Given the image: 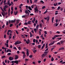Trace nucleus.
Listing matches in <instances>:
<instances>
[{
    "instance_id": "8fccbe9b",
    "label": "nucleus",
    "mask_w": 65,
    "mask_h": 65,
    "mask_svg": "<svg viewBox=\"0 0 65 65\" xmlns=\"http://www.w3.org/2000/svg\"><path fill=\"white\" fill-rule=\"evenodd\" d=\"M2 15H3H3H5V14H4V13H3V12H1Z\"/></svg>"
},
{
    "instance_id": "4468645a",
    "label": "nucleus",
    "mask_w": 65,
    "mask_h": 65,
    "mask_svg": "<svg viewBox=\"0 0 65 65\" xmlns=\"http://www.w3.org/2000/svg\"><path fill=\"white\" fill-rule=\"evenodd\" d=\"M64 48L63 47H62L61 48H59V50H64Z\"/></svg>"
},
{
    "instance_id": "393cba45",
    "label": "nucleus",
    "mask_w": 65,
    "mask_h": 65,
    "mask_svg": "<svg viewBox=\"0 0 65 65\" xmlns=\"http://www.w3.org/2000/svg\"><path fill=\"white\" fill-rule=\"evenodd\" d=\"M6 58V56H2V59L3 58Z\"/></svg>"
},
{
    "instance_id": "72a5a7b5",
    "label": "nucleus",
    "mask_w": 65,
    "mask_h": 65,
    "mask_svg": "<svg viewBox=\"0 0 65 65\" xmlns=\"http://www.w3.org/2000/svg\"><path fill=\"white\" fill-rule=\"evenodd\" d=\"M34 5H32L31 6V7L32 8H34Z\"/></svg>"
},
{
    "instance_id": "052dcab7",
    "label": "nucleus",
    "mask_w": 65,
    "mask_h": 65,
    "mask_svg": "<svg viewBox=\"0 0 65 65\" xmlns=\"http://www.w3.org/2000/svg\"><path fill=\"white\" fill-rule=\"evenodd\" d=\"M37 22H38V21H37V20H36V21L35 22V23H36V24H37Z\"/></svg>"
},
{
    "instance_id": "09e8293b",
    "label": "nucleus",
    "mask_w": 65,
    "mask_h": 65,
    "mask_svg": "<svg viewBox=\"0 0 65 65\" xmlns=\"http://www.w3.org/2000/svg\"><path fill=\"white\" fill-rule=\"evenodd\" d=\"M18 48L19 50H21V47H18Z\"/></svg>"
},
{
    "instance_id": "f8f14e48",
    "label": "nucleus",
    "mask_w": 65,
    "mask_h": 65,
    "mask_svg": "<svg viewBox=\"0 0 65 65\" xmlns=\"http://www.w3.org/2000/svg\"><path fill=\"white\" fill-rule=\"evenodd\" d=\"M18 42H19V41H17L16 42H15L14 45H17V44H19Z\"/></svg>"
},
{
    "instance_id": "13d9d810",
    "label": "nucleus",
    "mask_w": 65,
    "mask_h": 65,
    "mask_svg": "<svg viewBox=\"0 0 65 65\" xmlns=\"http://www.w3.org/2000/svg\"><path fill=\"white\" fill-rule=\"evenodd\" d=\"M48 48H47V49H46L45 50V51H48Z\"/></svg>"
},
{
    "instance_id": "58836bf2",
    "label": "nucleus",
    "mask_w": 65,
    "mask_h": 65,
    "mask_svg": "<svg viewBox=\"0 0 65 65\" xmlns=\"http://www.w3.org/2000/svg\"><path fill=\"white\" fill-rule=\"evenodd\" d=\"M45 7H46L45 6H43L42 8V9H44V8H45Z\"/></svg>"
},
{
    "instance_id": "680f3d73",
    "label": "nucleus",
    "mask_w": 65,
    "mask_h": 65,
    "mask_svg": "<svg viewBox=\"0 0 65 65\" xmlns=\"http://www.w3.org/2000/svg\"><path fill=\"white\" fill-rule=\"evenodd\" d=\"M29 53H26V55H27L28 57L29 56Z\"/></svg>"
},
{
    "instance_id": "3c124183",
    "label": "nucleus",
    "mask_w": 65,
    "mask_h": 65,
    "mask_svg": "<svg viewBox=\"0 0 65 65\" xmlns=\"http://www.w3.org/2000/svg\"><path fill=\"white\" fill-rule=\"evenodd\" d=\"M16 33H17V34L18 35L19 34V32H18V31L17 30H16Z\"/></svg>"
},
{
    "instance_id": "a211bd4d",
    "label": "nucleus",
    "mask_w": 65,
    "mask_h": 65,
    "mask_svg": "<svg viewBox=\"0 0 65 65\" xmlns=\"http://www.w3.org/2000/svg\"><path fill=\"white\" fill-rule=\"evenodd\" d=\"M25 57H26V55H25V54H23V59H24L25 58Z\"/></svg>"
},
{
    "instance_id": "c03bdc74",
    "label": "nucleus",
    "mask_w": 65,
    "mask_h": 65,
    "mask_svg": "<svg viewBox=\"0 0 65 65\" xmlns=\"http://www.w3.org/2000/svg\"><path fill=\"white\" fill-rule=\"evenodd\" d=\"M4 38H6V35H5L4 36Z\"/></svg>"
},
{
    "instance_id": "b1692460",
    "label": "nucleus",
    "mask_w": 65,
    "mask_h": 65,
    "mask_svg": "<svg viewBox=\"0 0 65 65\" xmlns=\"http://www.w3.org/2000/svg\"><path fill=\"white\" fill-rule=\"evenodd\" d=\"M38 48H41V45H39L38 46Z\"/></svg>"
},
{
    "instance_id": "c756f323",
    "label": "nucleus",
    "mask_w": 65,
    "mask_h": 65,
    "mask_svg": "<svg viewBox=\"0 0 65 65\" xmlns=\"http://www.w3.org/2000/svg\"><path fill=\"white\" fill-rule=\"evenodd\" d=\"M9 4H10V1H8L7 5H8Z\"/></svg>"
},
{
    "instance_id": "774afa93",
    "label": "nucleus",
    "mask_w": 65,
    "mask_h": 65,
    "mask_svg": "<svg viewBox=\"0 0 65 65\" xmlns=\"http://www.w3.org/2000/svg\"><path fill=\"white\" fill-rule=\"evenodd\" d=\"M52 9H55V8L54 7H52Z\"/></svg>"
},
{
    "instance_id": "a19ab883",
    "label": "nucleus",
    "mask_w": 65,
    "mask_h": 65,
    "mask_svg": "<svg viewBox=\"0 0 65 65\" xmlns=\"http://www.w3.org/2000/svg\"><path fill=\"white\" fill-rule=\"evenodd\" d=\"M17 24H19V20H17Z\"/></svg>"
},
{
    "instance_id": "f03ea898",
    "label": "nucleus",
    "mask_w": 65,
    "mask_h": 65,
    "mask_svg": "<svg viewBox=\"0 0 65 65\" xmlns=\"http://www.w3.org/2000/svg\"><path fill=\"white\" fill-rule=\"evenodd\" d=\"M9 59L10 61H12V60H13V58L12 57H10L9 58Z\"/></svg>"
},
{
    "instance_id": "a878e982",
    "label": "nucleus",
    "mask_w": 65,
    "mask_h": 65,
    "mask_svg": "<svg viewBox=\"0 0 65 65\" xmlns=\"http://www.w3.org/2000/svg\"><path fill=\"white\" fill-rule=\"evenodd\" d=\"M57 4H58L57 3H56V4H55V3H54V6H56Z\"/></svg>"
},
{
    "instance_id": "37998d69",
    "label": "nucleus",
    "mask_w": 65,
    "mask_h": 65,
    "mask_svg": "<svg viewBox=\"0 0 65 65\" xmlns=\"http://www.w3.org/2000/svg\"><path fill=\"white\" fill-rule=\"evenodd\" d=\"M33 57V55H30L29 56V58H32V57Z\"/></svg>"
},
{
    "instance_id": "412c9836",
    "label": "nucleus",
    "mask_w": 65,
    "mask_h": 65,
    "mask_svg": "<svg viewBox=\"0 0 65 65\" xmlns=\"http://www.w3.org/2000/svg\"><path fill=\"white\" fill-rule=\"evenodd\" d=\"M39 27V24H38L37 26L36 27V29H38V28Z\"/></svg>"
},
{
    "instance_id": "dca6fc26",
    "label": "nucleus",
    "mask_w": 65,
    "mask_h": 65,
    "mask_svg": "<svg viewBox=\"0 0 65 65\" xmlns=\"http://www.w3.org/2000/svg\"><path fill=\"white\" fill-rule=\"evenodd\" d=\"M36 8H35L34 9L36 11H38V10L37 9V7H36Z\"/></svg>"
},
{
    "instance_id": "bb28decb",
    "label": "nucleus",
    "mask_w": 65,
    "mask_h": 65,
    "mask_svg": "<svg viewBox=\"0 0 65 65\" xmlns=\"http://www.w3.org/2000/svg\"><path fill=\"white\" fill-rule=\"evenodd\" d=\"M30 37H32V33L31 32H30Z\"/></svg>"
},
{
    "instance_id": "49530a36",
    "label": "nucleus",
    "mask_w": 65,
    "mask_h": 65,
    "mask_svg": "<svg viewBox=\"0 0 65 65\" xmlns=\"http://www.w3.org/2000/svg\"><path fill=\"white\" fill-rule=\"evenodd\" d=\"M13 25V24H10V27H12V26Z\"/></svg>"
},
{
    "instance_id": "6e6552de",
    "label": "nucleus",
    "mask_w": 65,
    "mask_h": 65,
    "mask_svg": "<svg viewBox=\"0 0 65 65\" xmlns=\"http://www.w3.org/2000/svg\"><path fill=\"white\" fill-rule=\"evenodd\" d=\"M11 23H15V19L14 20H12L11 21Z\"/></svg>"
},
{
    "instance_id": "4be33fe9",
    "label": "nucleus",
    "mask_w": 65,
    "mask_h": 65,
    "mask_svg": "<svg viewBox=\"0 0 65 65\" xmlns=\"http://www.w3.org/2000/svg\"><path fill=\"white\" fill-rule=\"evenodd\" d=\"M39 25L40 27V28H42V24H41V23H40Z\"/></svg>"
},
{
    "instance_id": "79ce46f5",
    "label": "nucleus",
    "mask_w": 65,
    "mask_h": 65,
    "mask_svg": "<svg viewBox=\"0 0 65 65\" xmlns=\"http://www.w3.org/2000/svg\"><path fill=\"white\" fill-rule=\"evenodd\" d=\"M9 24H8V22L7 21L6 22V25H7V26H8V25Z\"/></svg>"
},
{
    "instance_id": "0e129e2a",
    "label": "nucleus",
    "mask_w": 65,
    "mask_h": 65,
    "mask_svg": "<svg viewBox=\"0 0 65 65\" xmlns=\"http://www.w3.org/2000/svg\"><path fill=\"white\" fill-rule=\"evenodd\" d=\"M3 64L4 65H6V64H5V62H3Z\"/></svg>"
},
{
    "instance_id": "7c9ffc66",
    "label": "nucleus",
    "mask_w": 65,
    "mask_h": 65,
    "mask_svg": "<svg viewBox=\"0 0 65 65\" xmlns=\"http://www.w3.org/2000/svg\"><path fill=\"white\" fill-rule=\"evenodd\" d=\"M26 53H29V50L28 49L26 50Z\"/></svg>"
},
{
    "instance_id": "e433bc0d",
    "label": "nucleus",
    "mask_w": 65,
    "mask_h": 65,
    "mask_svg": "<svg viewBox=\"0 0 65 65\" xmlns=\"http://www.w3.org/2000/svg\"><path fill=\"white\" fill-rule=\"evenodd\" d=\"M26 43H27V44H29V43H30V42H28V41L27 40L26 41Z\"/></svg>"
},
{
    "instance_id": "39448f33",
    "label": "nucleus",
    "mask_w": 65,
    "mask_h": 65,
    "mask_svg": "<svg viewBox=\"0 0 65 65\" xmlns=\"http://www.w3.org/2000/svg\"><path fill=\"white\" fill-rule=\"evenodd\" d=\"M55 37H61V36H62V35H56L55 36Z\"/></svg>"
},
{
    "instance_id": "ea45409f",
    "label": "nucleus",
    "mask_w": 65,
    "mask_h": 65,
    "mask_svg": "<svg viewBox=\"0 0 65 65\" xmlns=\"http://www.w3.org/2000/svg\"><path fill=\"white\" fill-rule=\"evenodd\" d=\"M60 7H58V8H57V10H59V9H60Z\"/></svg>"
},
{
    "instance_id": "aec40b11",
    "label": "nucleus",
    "mask_w": 65,
    "mask_h": 65,
    "mask_svg": "<svg viewBox=\"0 0 65 65\" xmlns=\"http://www.w3.org/2000/svg\"><path fill=\"white\" fill-rule=\"evenodd\" d=\"M54 17H53V18H52V23H53V22H54Z\"/></svg>"
},
{
    "instance_id": "5701e85b",
    "label": "nucleus",
    "mask_w": 65,
    "mask_h": 65,
    "mask_svg": "<svg viewBox=\"0 0 65 65\" xmlns=\"http://www.w3.org/2000/svg\"><path fill=\"white\" fill-rule=\"evenodd\" d=\"M8 7V6L6 5V6H5L4 7H5V8H7Z\"/></svg>"
},
{
    "instance_id": "a18cd8bd",
    "label": "nucleus",
    "mask_w": 65,
    "mask_h": 65,
    "mask_svg": "<svg viewBox=\"0 0 65 65\" xmlns=\"http://www.w3.org/2000/svg\"><path fill=\"white\" fill-rule=\"evenodd\" d=\"M27 24L28 23H27V22H25L24 23V25H27Z\"/></svg>"
},
{
    "instance_id": "6e6d98bb",
    "label": "nucleus",
    "mask_w": 65,
    "mask_h": 65,
    "mask_svg": "<svg viewBox=\"0 0 65 65\" xmlns=\"http://www.w3.org/2000/svg\"><path fill=\"white\" fill-rule=\"evenodd\" d=\"M9 42V41L8 40L7 41H6V43L7 44H8V42Z\"/></svg>"
},
{
    "instance_id": "4d7b16f0",
    "label": "nucleus",
    "mask_w": 65,
    "mask_h": 65,
    "mask_svg": "<svg viewBox=\"0 0 65 65\" xmlns=\"http://www.w3.org/2000/svg\"><path fill=\"white\" fill-rule=\"evenodd\" d=\"M39 34L40 35H41V31H39Z\"/></svg>"
},
{
    "instance_id": "9d476101",
    "label": "nucleus",
    "mask_w": 65,
    "mask_h": 65,
    "mask_svg": "<svg viewBox=\"0 0 65 65\" xmlns=\"http://www.w3.org/2000/svg\"><path fill=\"white\" fill-rule=\"evenodd\" d=\"M47 53H48V51L45 52L44 54L46 56V55H47Z\"/></svg>"
},
{
    "instance_id": "de8ad7c7",
    "label": "nucleus",
    "mask_w": 65,
    "mask_h": 65,
    "mask_svg": "<svg viewBox=\"0 0 65 65\" xmlns=\"http://www.w3.org/2000/svg\"><path fill=\"white\" fill-rule=\"evenodd\" d=\"M21 36H22L23 37V38H25V36L24 35H22Z\"/></svg>"
},
{
    "instance_id": "1a4fd4ad",
    "label": "nucleus",
    "mask_w": 65,
    "mask_h": 65,
    "mask_svg": "<svg viewBox=\"0 0 65 65\" xmlns=\"http://www.w3.org/2000/svg\"><path fill=\"white\" fill-rule=\"evenodd\" d=\"M62 39V38L60 37V38H57V40H58L57 41H59V40H61V39Z\"/></svg>"
},
{
    "instance_id": "4c0bfd02",
    "label": "nucleus",
    "mask_w": 65,
    "mask_h": 65,
    "mask_svg": "<svg viewBox=\"0 0 65 65\" xmlns=\"http://www.w3.org/2000/svg\"><path fill=\"white\" fill-rule=\"evenodd\" d=\"M34 31L36 33L37 32V31H36V28H35L34 29Z\"/></svg>"
},
{
    "instance_id": "2f4dec72",
    "label": "nucleus",
    "mask_w": 65,
    "mask_h": 65,
    "mask_svg": "<svg viewBox=\"0 0 65 65\" xmlns=\"http://www.w3.org/2000/svg\"><path fill=\"white\" fill-rule=\"evenodd\" d=\"M5 45H6V47H8V44H5Z\"/></svg>"
},
{
    "instance_id": "0eeeda50",
    "label": "nucleus",
    "mask_w": 65,
    "mask_h": 65,
    "mask_svg": "<svg viewBox=\"0 0 65 65\" xmlns=\"http://www.w3.org/2000/svg\"><path fill=\"white\" fill-rule=\"evenodd\" d=\"M45 55L44 54H43L41 56V57L42 58H44L45 57Z\"/></svg>"
},
{
    "instance_id": "f704fd0d",
    "label": "nucleus",
    "mask_w": 65,
    "mask_h": 65,
    "mask_svg": "<svg viewBox=\"0 0 65 65\" xmlns=\"http://www.w3.org/2000/svg\"><path fill=\"white\" fill-rule=\"evenodd\" d=\"M40 2H41V3H42L43 4H44V2L42 1H41Z\"/></svg>"
},
{
    "instance_id": "9b49d317",
    "label": "nucleus",
    "mask_w": 65,
    "mask_h": 65,
    "mask_svg": "<svg viewBox=\"0 0 65 65\" xmlns=\"http://www.w3.org/2000/svg\"><path fill=\"white\" fill-rule=\"evenodd\" d=\"M50 20V17H47V22L49 21Z\"/></svg>"
},
{
    "instance_id": "69168bd1",
    "label": "nucleus",
    "mask_w": 65,
    "mask_h": 65,
    "mask_svg": "<svg viewBox=\"0 0 65 65\" xmlns=\"http://www.w3.org/2000/svg\"><path fill=\"white\" fill-rule=\"evenodd\" d=\"M34 15V14L33 13H30V15Z\"/></svg>"
},
{
    "instance_id": "ddd939ff",
    "label": "nucleus",
    "mask_w": 65,
    "mask_h": 65,
    "mask_svg": "<svg viewBox=\"0 0 65 65\" xmlns=\"http://www.w3.org/2000/svg\"><path fill=\"white\" fill-rule=\"evenodd\" d=\"M28 8L30 10H32V9L31 8V7L30 6H28Z\"/></svg>"
},
{
    "instance_id": "c85d7f7f",
    "label": "nucleus",
    "mask_w": 65,
    "mask_h": 65,
    "mask_svg": "<svg viewBox=\"0 0 65 65\" xmlns=\"http://www.w3.org/2000/svg\"><path fill=\"white\" fill-rule=\"evenodd\" d=\"M36 52H37V51L36 50H35V51H33V52L34 53V54H35Z\"/></svg>"
},
{
    "instance_id": "338daca9",
    "label": "nucleus",
    "mask_w": 65,
    "mask_h": 65,
    "mask_svg": "<svg viewBox=\"0 0 65 65\" xmlns=\"http://www.w3.org/2000/svg\"><path fill=\"white\" fill-rule=\"evenodd\" d=\"M36 23H34V27H36Z\"/></svg>"
},
{
    "instance_id": "cd10ccee",
    "label": "nucleus",
    "mask_w": 65,
    "mask_h": 65,
    "mask_svg": "<svg viewBox=\"0 0 65 65\" xmlns=\"http://www.w3.org/2000/svg\"><path fill=\"white\" fill-rule=\"evenodd\" d=\"M36 41V40L35 39H34L33 40V42L34 43H35V41Z\"/></svg>"
},
{
    "instance_id": "864d4df0",
    "label": "nucleus",
    "mask_w": 65,
    "mask_h": 65,
    "mask_svg": "<svg viewBox=\"0 0 65 65\" xmlns=\"http://www.w3.org/2000/svg\"><path fill=\"white\" fill-rule=\"evenodd\" d=\"M38 41L37 40H36V43H38Z\"/></svg>"
},
{
    "instance_id": "603ef678",
    "label": "nucleus",
    "mask_w": 65,
    "mask_h": 65,
    "mask_svg": "<svg viewBox=\"0 0 65 65\" xmlns=\"http://www.w3.org/2000/svg\"><path fill=\"white\" fill-rule=\"evenodd\" d=\"M54 48H55V47L52 48H51V51H53V50H54Z\"/></svg>"
},
{
    "instance_id": "7ed1b4c3",
    "label": "nucleus",
    "mask_w": 65,
    "mask_h": 65,
    "mask_svg": "<svg viewBox=\"0 0 65 65\" xmlns=\"http://www.w3.org/2000/svg\"><path fill=\"white\" fill-rule=\"evenodd\" d=\"M14 63H16V64H18L19 63V61L18 60H15L14 61Z\"/></svg>"
},
{
    "instance_id": "5fc2aeb1",
    "label": "nucleus",
    "mask_w": 65,
    "mask_h": 65,
    "mask_svg": "<svg viewBox=\"0 0 65 65\" xmlns=\"http://www.w3.org/2000/svg\"><path fill=\"white\" fill-rule=\"evenodd\" d=\"M11 10L12 11H13V7H12L11 8Z\"/></svg>"
},
{
    "instance_id": "473e14b6",
    "label": "nucleus",
    "mask_w": 65,
    "mask_h": 65,
    "mask_svg": "<svg viewBox=\"0 0 65 65\" xmlns=\"http://www.w3.org/2000/svg\"><path fill=\"white\" fill-rule=\"evenodd\" d=\"M54 58H51V61L53 62V61H54Z\"/></svg>"
},
{
    "instance_id": "c9c22d12",
    "label": "nucleus",
    "mask_w": 65,
    "mask_h": 65,
    "mask_svg": "<svg viewBox=\"0 0 65 65\" xmlns=\"http://www.w3.org/2000/svg\"><path fill=\"white\" fill-rule=\"evenodd\" d=\"M60 43V42H58L57 43V45H58V44H59V45H61V44Z\"/></svg>"
},
{
    "instance_id": "f257e3e1",
    "label": "nucleus",
    "mask_w": 65,
    "mask_h": 65,
    "mask_svg": "<svg viewBox=\"0 0 65 65\" xmlns=\"http://www.w3.org/2000/svg\"><path fill=\"white\" fill-rule=\"evenodd\" d=\"M25 12L26 14H27V15H27V16H29L30 14V13L29 12H28V11L27 10H26L25 11Z\"/></svg>"
},
{
    "instance_id": "20e7f679",
    "label": "nucleus",
    "mask_w": 65,
    "mask_h": 65,
    "mask_svg": "<svg viewBox=\"0 0 65 65\" xmlns=\"http://www.w3.org/2000/svg\"><path fill=\"white\" fill-rule=\"evenodd\" d=\"M19 58V56H18L17 55H16L15 56V60H17Z\"/></svg>"
},
{
    "instance_id": "423d86ee",
    "label": "nucleus",
    "mask_w": 65,
    "mask_h": 65,
    "mask_svg": "<svg viewBox=\"0 0 65 65\" xmlns=\"http://www.w3.org/2000/svg\"><path fill=\"white\" fill-rule=\"evenodd\" d=\"M31 22H32V21H28L27 22V24H29V25H31Z\"/></svg>"
},
{
    "instance_id": "6ab92c4d",
    "label": "nucleus",
    "mask_w": 65,
    "mask_h": 65,
    "mask_svg": "<svg viewBox=\"0 0 65 65\" xmlns=\"http://www.w3.org/2000/svg\"><path fill=\"white\" fill-rule=\"evenodd\" d=\"M64 42V40L60 41V43H61V44L63 43Z\"/></svg>"
},
{
    "instance_id": "bf43d9fd",
    "label": "nucleus",
    "mask_w": 65,
    "mask_h": 65,
    "mask_svg": "<svg viewBox=\"0 0 65 65\" xmlns=\"http://www.w3.org/2000/svg\"><path fill=\"white\" fill-rule=\"evenodd\" d=\"M11 55V53H8V56H9V55Z\"/></svg>"
},
{
    "instance_id": "e2e57ef3",
    "label": "nucleus",
    "mask_w": 65,
    "mask_h": 65,
    "mask_svg": "<svg viewBox=\"0 0 65 65\" xmlns=\"http://www.w3.org/2000/svg\"><path fill=\"white\" fill-rule=\"evenodd\" d=\"M26 9H28V6H26Z\"/></svg>"
},
{
    "instance_id": "f3484780",
    "label": "nucleus",
    "mask_w": 65,
    "mask_h": 65,
    "mask_svg": "<svg viewBox=\"0 0 65 65\" xmlns=\"http://www.w3.org/2000/svg\"><path fill=\"white\" fill-rule=\"evenodd\" d=\"M14 14L15 15H16L17 14H18V11H17L16 12H14Z\"/></svg>"
},
{
    "instance_id": "2eb2a0df",
    "label": "nucleus",
    "mask_w": 65,
    "mask_h": 65,
    "mask_svg": "<svg viewBox=\"0 0 65 65\" xmlns=\"http://www.w3.org/2000/svg\"><path fill=\"white\" fill-rule=\"evenodd\" d=\"M44 46H45V44H44L41 47L42 50V49H43V48H44Z\"/></svg>"
}]
</instances>
